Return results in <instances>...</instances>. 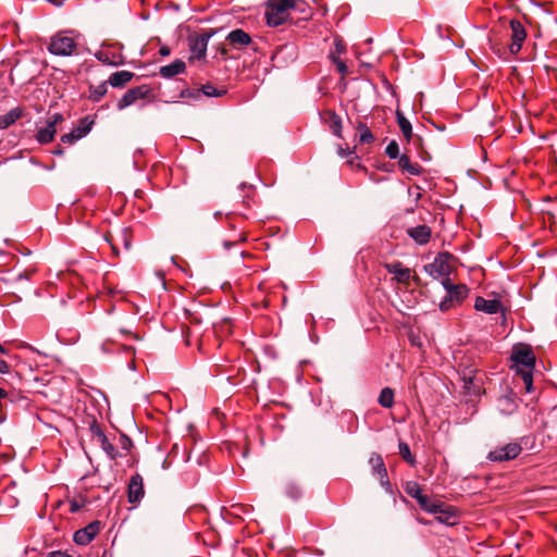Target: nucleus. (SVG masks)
<instances>
[{
	"instance_id": "f257e3e1",
	"label": "nucleus",
	"mask_w": 557,
	"mask_h": 557,
	"mask_svg": "<svg viewBox=\"0 0 557 557\" xmlns=\"http://www.w3.org/2000/svg\"><path fill=\"white\" fill-rule=\"evenodd\" d=\"M302 4V0H268L265 18L269 26H278L287 21L293 9Z\"/></svg>"
},
{
	"instance_id": "f03ea898",
	"label": "nucleus",
	"mask_w": 557,
	"mask_h": 557,
	"mask_svg": "<svg viewBox=\"0 0 557 557\" xmlns=\"http://www.w3.org/2000/svg\"><path fill=\"white\" fill-rule=\"evenodd\" d=\"M23 367L20 356L2 346V385L9 383L15 387L21 381Z\"/></svg>"
},
{
	"instance_id": "7ed1b4c3",
	"label": "nucleus",
	"mask_w": 557,
	"mask_h": 557,
	"mask_svg": "<svg viewBox=\"0 0 557 557\" xmlns=\"http://www.w3.org/2000/svg\"><path fill=\"white\" fill-rule=\"evenodd\" d=\"M76 41L66 35V32H59L50 38L48 50L51 54L69 57L76 50Z\"/></svg>"
},
{
	"instance_id": "20e7f679",
	"label": "nucleus",
	"mask_w": 557,
	"mask_h": 557,
	"mask_svg": "<svg viewBox=\"0 0 557 557\" xmlns=\"http://www.w3.org/2000/svg\"><path fill=\"white\" fill-rule=\"evenodd\" d=\"M64 117L61 113H54L47 121L46 125L39 127L36 133V139L40 144H49L53 140L57 134V125L63 122Z\"/></svg>"
},
{
	"instance_id": "39448f33",
	"label": "nucleus",
	"mask_w": 557,
	"mask_h": 557,
	"mask_svg": "<svg viewBox=\"0 0 557 557\" xmlns=\"http://www.w3.org/2000/svg\"><path fill=\"white\" fill-rule=\"evenodd\" d=\"M520 453L521 446L518 443H508L491 450L487 458L491 461L502 462L515 459Z\"/></svg>"
},
{
	"instance_id": "423d86ee",
	"label": "nucleus",
	"mask_w": 557,
	"mask_h": 557,
	"mask_svg": "<svg viewBox=\"0 0 557 557\" xmlns=\"http://www.w3.org/2000/svg\"><path fill=\"white\" fill-rule=\"evenodd\" d=\"M419 506L426 512L445 515V518L438 517L440 521L451 523L450 519H455L456 516L450 510H446L443 504L432 503L425 495H421L417 499Z\"/></svg>"
},
{
	"instance_id": "0eeeda50",
	"label": "nucleus",
	"mask_w": 557,
	"mask_h": 557,
	"mask_svg": "<svg viewBox=\"0 0 557 557\" xmlns=\"http://www.w3.org/2000/svg\"><path fill=\"white\" fill-rule=\"evenodd\" d=\"M212 36L213 32H206L189 38L191 58L200 60L206 57L208 42Z\"/></svg>"
},
{
	"instance_id": "6e6552de",
	"label": "nucleus",
	"mask_w": 557,
	"mask_h": 557,
	"mask_svg": "<svg viewBox=\"0 0 557 557\" xmlns=\"http://www.w3.org/2000/svg\"><path fill=\"white\" fill-rule=\"evenodd\" d=\"M511 28V44L509 46L510 53L517 54L522 47V44L527 37V32L523 25L516 20L510 21Z\"/></svg>"
},
{
	"instance_id": "1a4fd4ad",
	"label": "nucleus",
	"mask_w": 557,
	"mask_h": 557,
	"mask_svg": "<svg viewBox=\"0 0 557 557\" xmlns=\"http://www.w3.org/2000/svg\"><path fill=\"white\" fill-rule=\"evenodd\" d=\"M148 94V89L146 86H138L128 89L122 98L117 101L116 108L122 111L125 108L134 104L137 100L144 99Z\"/></svg>"
},
{
	"instance_id": "9d476101",
	"label": "nucleus",
	"mask_w": 557,
	"mask_h": 557,
	"mask_svg": "<svg viewBox=\"0 0 557 557\" xmlns=\"http://www.w3.org/2000/svg\"><path fill=\"white\" fill-rule=\"evenodd\" d=\"M100 530V522L92 521L83 529L77 530L74 533L73 540L77 545L89 544Z\"/></svg>"
},
{
	"instance_id": "9b49d317",
	"label": "nucleus",
	"mask_w": 557,
	"mask_h": 557,
	"mask_svg": "<svg viewBox=\"0 0 557 557\" xmlns=\"http://www.w3.org/2000/svg\"><path fill=\"white\" fill-rule=\"evenodd\" d=\"M145 496L144 481L140 474L132 475L127 486V497L131 504L139 503Z\"/></svg>"
},
{
	"instance_id": "f8f14e48",
	"label": "nucleus",
	"mask_w": 557,
	"mask_h": 557,
	"mask_svg": "<svg viewBox=\"0 0 557 557\" xmlns=\"http://www.w3.org/2000/svg\"><path fill=\"white\" fill-rule=\"evenodd\" d=\"M92 123V121H87V119L83 120L81 124L72 132L62 135L61 141L64 144H74L75 141L82 139L91 131Z\"/></svg>"
},
{
	"instance_id": "ddd939ff",
	"label": "nucleus",
	"mask_w": 557,
	"mask_h": 557,
	"mask_svg": "<svg viewBox=\"0 0 557 557\" xmlns=\"http://www.w3.org/2000/svg\"><path fill=\"white\" fill-rule=\"evenodd\" d=\"M511 359L516 366H522L527 368V370H532L535 364V356L529 347L515 350Z\"/></svg>"
},
{
	"instance_id": "4468645a",
	"label": "nucleus",
	"mask_w": 557,
	"mask_h": 557,
	"mask_svg": "<svg viewBox=\"0 0 557 557\" xmlns=\"http://www.w3.org/2000/svg\"><path fill=\"white\" fill-rule=\"evenodd\" d=\"M370 463L372 466L373 472L380 476L381 485L386 490H391V484L387 479V471L384 465V461L379 454H372L370 457Z\"/></svg>"
},
{
	"instance_id": "2eb2a0df",
	"label": "nucleus",
	"mask_w": 557,
	"mask_h": 557,
	"mask_svg": "<svg viewBox=\"0 0 557 557\" xmlns=\"http://www.w3.org/2000/svg\"><path fill=\"white\" fill-rule=\"evenodd\" d=\"M474 308L476 311H482L487 314H495L498 312H504L503 305L497 299H485L483 297H476L474 301Z\"/></svg>"
},
{
	"instance_id": "dca6fc26",
	"label": "nucleus",
	"mask_w": 557,
	"mask_h": 557,
	"mask_svg": "<svg viewBox=\"0 0 557 557\" xmlns=\"http://www.w3.org/2000/svg\"><path fill=\"white\" fill-rule=\"evenodd\" d=\"M384 268L385 270L389 273V274H393L394 275V278L398 282V283H408L410 277H411V271L409 268H406L403 265L401 262L399 261H395V262H391V263H385L384 264Z\"/></svg>"
},
{
	"instance_id": "f3484780",
	"label": "nucleus",
	"mask_w": 557,
	"mask_h": 557,
	"mask_svg": "<svg viewBox=\"0 0 557 557\" xmlns=\"http://www.w3.org/2000/svg\"><path fill=\"white\" fill-rule=\"evenodd\" d=\"M446 256L441 255L432 263L425 265L426 272L434 277L447 276L449 274V265L445 260Z\"/></svg>"
},
{
	"instance_id": "a211bd4d",
	"label": "nucleus",
	"mask_w": 557,
	"mask_h": 557,
	"mask_svg": "<svg viewBox=\"0 0 557 557\" xmlns=\"http://www.w3.org/2000/svg\"><path fill=\"white\" fill-rule=\"evenodd\" d=\"M431 228L425 225H417L407 230L408 236L413 239L418 245H425L431 238Z\"/></svg>"
},
{
	"instance_id": "6ab92c4d",
	"label": "nucleus",
	"mask_w": 557,
	"mask_h": 557,
	"mask_svg": "<svg viewBox=\"0 0 557 557\" xmlns=\"http://www.w3.org/2000/svg\"><path fill=\"white\" fill-rule=\"evenodd\" d=\"M518 408L517 397L512 394H506L497 399V409L502 414L510 416Z\"/></svg>"
},
{
	"instance_id": "aec40b11",
	"label": "nucleus",
	"mask_w": 557,
	"mask_h": 557,
	"mask_svg": "<svg viewBox=\"0 0 557 557\" xmlns=\"http://www.w3.org/2000/svg\"><path fill=\"white\" fill-rule=\"evenodd\" d=\"M443 286L446 289L447 295L450 297V299L457 302H460L462 299H465L469 292L466 285H455L450 282L449 278L443 281Z\"/></svg>"
},
{
	"instance_id": "412c9836",
	"label": "nucleus",
	"mask_w": 557,
	"mask_h": 557,
	"mask_svg": "<svg viewBox=\"0 0 557 557\" xmlns=\"http://www.w3.org/2000/svg\"><path fill=\"white\" fill-rule=\"evenodd\" d=\"M226 39L234 48L237 49L248 46L251 42V37L249 36V34H247L240 28L234 29L231 33H228Z\"/></svg>"
},
{
	"instance_id": "4be33fe9",
	"label": "nucleus",
	"mask_w": 557,
	"mask_h": 557,
	"mask_svg": "<svg viewBox=\"0 0 557 557\" xmlns=\"http://www.w3.org/2000/svg\"><path fill=\"white\" fill-rule=\"evenodd\" d=\"M185 70V62L183 60L176 59L171 64L161 66L159 73L163 78H172L175 75L184 73Z\"/></svg>"
},
{
	"instance_id": "5701e85b",
	"label": "nucleus",
	"mask_w": 557,
	"mask_h": 557,
	"mask_svg": "<svg viewBox=\"0 0 557 557\" xmlns=\"http://www.w3.org/2000/svg\"><path fill=\"white\" fill-rule=\"evenodd\" d=\"M134 74L129 71H117L111 74V76L108 79V83L113 88H121L125 86L132 78Z\"/></svg>"
},
{
	"instance_id": "b1692460",
	"label": "nucleus",
	"mask_w": 557,
	"mask_h": 557,
	"mask_svg": "<svg viewBox=\"0 0 557 557\" xmlns=\"http://www.w3.org/2000/svg\"><path fill=\"white\" fill-rule=\"evenodd\" d=\"M398 164L401 170L408 172L411 175H420L422 168L418 163H412L408 156L401 154L398 160Z\"/></svg>"
},
{
	"instance_id": "393cba45",
	"label": "nucleus",
	"mask_w": 557,
	"mask_h": 557,
	"mask_svg": "<svg viewBox=\"0 0 557 557\" xmlns=\"http://www.w3.org/2000/svg\"><path fill=\"white\" fill-rule=\"evenodd\" d=\"M396 119H397V123H398V126L403 133V135L405 136V138L407 140H409L411 138V135H412V126H411V123L409 122V120L404 115L403 112H400L399 110L396 111Z\"/></svg>"
},
{
	"instance_id": "a878e982",
	"label": "nucleus",
	"mask_w": 557,
	"mask_h": 557,
	"mask_svg": "<svg viewBox=\"0 0 557 557\" xmlns=\"http://www.w3.org/2000/svg\"><path fill=\"white\" fill-rule=\"evenodd\" d=\"M377 403L384 408H392L394 405V391L389 387H384L379 395Z\"/></svg>"
},
{
	"instance_id": "bb28decb",
	"label": "nucleus",
	"mask_w": 557,
	"mask_h": 557,
	"mask_svg": "<svg viewBox=\"0 0 557 557\" xmlns=\"http://www.w3.org/2000/svg\"><path fill=\"white\" fill-rule=\"evenodd\" d=\"M108 87L107 83H101L97 86L89 87V99L94 102H98L101 98L107 94Z\"/></svg>"
},
{
	"instance_id": "cd10ccee",
	"label": "nucleus",
	"mask_w": 557,
	"mask_h": 557,
	"mask_svg": "<svg viewBox=\"0 0 557 557\" xmlns=\"http://www.w3.org/2000/svg\"><path fill=\"white\" fill-rule=\"evenodd\" d=\"M102 450L106 453V455L111 459V460H115L120 454L117 451V449L115 448V446L113 444L110 443V441L108 440L107 435L103 436L100 441H98Z\"/></svg>"
},
{
	"instance_id": "c85d7f7f",
	"label": "nucleus",
	"mask_w": 557,
	"mask_h": 557,
	"mask_svg": "<svg viewBox=\"0 0 557 557\" xmlns=\"http://www.w3.org/2000/svg\"><path fill=\"white\" fill-rule=\"evenodd\" d=\"M285 494L289 498L297 500L302 496V488L298 483L289 481L285 486Z\"/></svg>"
},
{
	"instance_id": "c756f323",
	"label": "nucleus",
	"mask_w": 557,
	"mask_h": 557,
	"mask_svg": "<svg viewBox=\"0 0 557 557\" xmlns=\"http://www.w3.org/2000/svg\"><path fill=\"white\" fill-rule=\"evenodd\" d=\"M22 113L23 111L21 108H14L10 110L7 114L2 115V128L13 124L16 120H18L22 116Z\"/></svg>"
},
{
	"instance_id": "7c9ffc66",
	"label": "nucleus",
	"mask_w": 557,
	"mask_h": 557,
	"mask_svg": "<svg viewBox=\"0 0 557 557\" xmlns=\"http://www.w3.org/2000/svg\"><path fill=\"white\" fill-rule=\"evenodd\" d=\"M398 448L401 458L409 465L413 466L416 463V459L410 451L409 445L407 443L400 442Z\"/></svg>"
},
{
	"instance_id": "2f4dec72",
	"label": "nucleus",
	"mask_w": 557,
	"mask_h": 557,
	"mask_svg": "<svg viewBox=\"0 0 557 557\" xmlns=\"http://www.w3.org/2000/svg\"><path fill=\"white\" fill-rule=\"evenodd\" d=\"M330 128L335 136H342V120L339 115L334 112L331 114Z\"/></svg>"
},
{
	"instance_id": "473e14b6",
	"label": "nucleus",
	"mask_w": 557,
	"mask_h": 557,
	"mask_svg": "<svg viewBox=\"0 0 557 557\" xmlns=\"http://www.w3.org/2000/svg\"><path fill=\"white\" fill-rule=\"evenodd\" d=\"M406 493L414 499H418L422 495V490L417 482L410 481L406 483Z\"/></svg>"
},
{
	"instance_id": "72a5a7b5",
	"label": "nucleus",
	"mask_w": 557,
	"mask_h": 557,
	"mask_svg": "<svg viewBox=\"0 0 557 557\" xmlns=\"http://www.w3.org/2000/svg\"><path fill=\"white\" fill-rule=\"evenodd\" d=\"M201 91L205 96L207 97H221L223 96L224 94H226V90L225 89H216L213 85L211 84H206L201 87Z\"/></svg>"
},
{
	"instance_id": "f704fd0d",
	"label": "nucleus",
	"mask_w": 557,
	"mask_h": 557,
	"mask_svg": "<svg viewBox=\"0 0 557 557\" xmlns=\"http://www.w3.org/2000/svg\"><path fill=\"white\" fill-rule=\"evenodd\" d=\"M360 137L359 140L361 144H370L374 140V136L371 131L363 124L359 125Z\"/></svg>"
},
{
	"instance_id": "c9c22d12",
	"label": "nucleus",
	"mask_w": 557,
	"mask_h": 557,
	"mask_svg": "<svg viewBox=\"0 0 557 557\" xmlns=\"http://www.w3.org/2000/svg\"><path fill=\"white\" fill-rule=\"evenodd\" d=\"M385 153L389 159H399V147L395 140H392L385 148Z\"/></svg>"
},
{
	"instance_id": "e433bc0d",
	"label": "nucleus",
	"mask_w": 557,
	"mask_h": 557,
	"mask_svg": "<svg viewBox=\"0 0 557 557\" xmlns=\"http://www.w3.org/2000/svg\"><path fill=\"white\" fill-rule=\"evenodd\" d=\"M520 373H521V376H522V381H523V383L525 385L527 392L531 393L532 388H533L532 370L520 371Z\"/></svg>"
},
{
	"instance_id": "4c0bfd02",
	"label": "nucleus",
	"mask_w": 557,
	"mask_h": 557,
	"mask_svg": "<svg viewBox=\"0 0 557 557\" xmlns=\"http://www.w3.org/2000/svg\"><path fill=\"white\" fill-rule=\"evenodd\" d=\"M520 373H521V376H522V381H523V383L525 385L527 392L531 393L532 388H533L532 370L520 371Z\"/></svg>"
},
{
	"instance_id": "58836bf2",
	"label": "nucleus",
	"mask_w": 557,
	"mask_h": 557,
	"mask_svg": "<svg viewBox=\"0 0 557 557\" xmlns=\"http://www.w3.org/2000/svg\"><path fill=\"white\" fill-rule=\"evenodd\" d=\"M89 432L91 433L92 437L97 438V441H100L103 436H106L100 425L95 420L89 425Z\"/></svg>"
},
{
	"instance_id": "ea45409f",
	"label": "nucleus",
	"mask_w": 557,
	"mask_h": 557,
	"mask_svg": "<svg viewBox=\"0 0 557 557\" xmlns=\"http://www.w3.org/2000/svg\"><path fill=\"white\" fill-rule=\"evenodd\" d=\"M95 57L98 61L102 62L103 64L113 65V66L117 65V62L112 61L107 51H98V52H96Z\"/></svg>"
},
{
	"instance_id": "a19ab883",
	"label": "nucleus",
	"mask_w": 557,
	"mask_h": 557,
	"mask_svg": "<svg viewBox=\"0 0 557 557\" xmlns=\"http://www.w3.org/2000/svg\"><path fill=\"white\" fill-rule=\"evenodd\" d=\"M120 445H121L122 449L127 451L133 446V443H132V440L128 436L122 434L120 436Z\"/></svg>"
},
{
	"instance_id": "79ce46f5",
	"label": "nucleus",
	"mask_w": 557,
	"mask_h": 557,
	"mask_svg": "<svg viewBox=\"0 0 557 557\" xmlns=\"http://www.w3.org/2000/svg\"><path fill=\"white\" fill-rule=\"evenodd\" d=\"M333 62L335 63L336 69H337V71H338L341 74H343V75H344V74H346V73H347L348 69H347V65L345 64V62H344V61H342V60H341V59H338V58L333 57Z\"/></svg>"
},
{
	"instance_id": "37998d69",
	"label": "nucleus",
	"mask_w": 557,
	"mask_h": 557,
	"mask_svg": "<svg viewBox=\"0 0 557 557\" xmlns=\"http://www.w3.org/2000/svg\"><path fill=\"white\" fill-rule=\"evenodd\" d=\"M454 300L447 295L444 300L440 304V309L442 311L448 310L453 306Z\"/></svg>"
},
{
	"instance_id": "c03bdc74",
	"label": "nucleus",
	"mask_w": 557,
	"mask_h": 557,
	"mask_svg": "<svg viewBox=\"0 0 557 557\" xmlns=\"http://www.w3.org/2000/svg\"><path fill=\"white\" fill-rule=\"evenodd\" d=\"M47 557H72V556L69 555L67 553L57 550V552H51Z\"/></svg>"
},
{
	"instance_id": "a18cd8bd",
	"label": "nucleus",
	"mask_w": 557,
	"mask_h": 557,
	"mask_svg": "<svg viewBox=\"0 0 557 557\" xmlns=\"http://www.w3.org/2000/svg\"><path fill=\"white\" fill-rule=\"evenodd\" d=\"M17 504H18V499H17V497H15V496H10V500H9V505H8V506H9L10 508H14V507H16V506H17Z\"/></svg>"
},
{
	"instance_id": "49530a36",
	"label": "nucleus",
	"mask_w": 557,
	"mask_h": 557,
	"mask_svg": "<svg viewBox=\"0 0 557 557\" xmlns=\"http://www.w3.org/2000/svg\"><path fill=\"white\" fill-rule=\"evenodd\" d=\"M159 52L162 57H168L171 53V50L169 47L162 46Z\"/></svg>"
},
{
	"instance_id": "de8ad7c7",
	"label": "nucleus",
	"mask_w": 557,
	"mask_h": 557,
	"mask_svg": "<svg viewBox=\"0 0 557 557\" xmlns=\"http://www.w3.org/2000/svg\"><path fill=\"white\" fill-rule=\"evenodd\" d=\"M305 7H306V3L302 1V4H299L298 8H295L293 9V11H298V12H305Z\"/></svg>"
},
{
	"instance_id": "09e8293b",
	"label": "nucleus",
	"mask_w": 557,
	"mask_h": 557,
	"mask_svg": "<svg viewBox=\"0 0 557 557\" xmlns=\"http://www.w3.org/2000/svg\"><path fill=\"white\" fill-rule=\"evenodd\" d=\"M1 256H2V267H3V265H4V263H5V262H4V259L9 258V257H10V255H7V253L2 250ZM3 272H4V270L2 269V273H3Z\"/></svg>"
},
{
	"instance_id": "8fccbe9b",
	"label": "nucleus",
	"mask_w": 557,
	"mask_h": 557,
	"mask_svg": "<svg viewBox=\"0 0 557 557\" xmlns=\"http://www.w3.org/2000/svg\"><path fill=\"white\" fill-rule=\"evenodd\" d=\"M191 94H193V92H191L189 89H185V90H183V91L181 92V96H182V97H187V96H191Z\"/></svg>"
},
{
	"instance_id": "3c124183",
	"label": "nucleus",
	"mask_w": 557,
	"mask_h": 557,
	"mask_svg": "<svg viewBox=\"0 0 557 557\" xmlns=\"http://www.w3.org/2000/svg\"><path fill=\"white\" fill-rule=\"evenodd\" d=\"M233 245H234V243H232V242H224L225 249H230Z\"/></svg>"
},
{
	"instance_id": "603ef678",
	"label": "nucleus",
	"mask_w": 557,
	"mask_h": 557,
	"mask_svg": "<svg viewBox=\"0 0 557 557\" xmlns=\"http://www.w3.org/2000/svg\"><path fill=\"white\" fill-rule=\"evenodd\" d=\"M124 245L126 249H128L131 246L129 242L126 238H124Z\"/></svg>"
},
{
	"instance_id": "864d4df0",
	"label": "nucleus",
	"mask_w": 557,
	"mask_h": 557,
	"mask_svg": "<svg viewBox=\"0 0 557 557\" xmlns=\"http://www.w3.org/2000/svg\"><path fill=\"white\" fill-rule=\"evenodd\" d=\"M106 239L110 243V245H111V247H112L113 251H114L115 253H117V251H116V248H115L114 244H112V243H111V240H109L108 238H106Z\"/></svg>"
},
{
	"instance_id": "5fc2aeb1",
	"label": "nucleus",
	"mask_w": 557,
	"mask_h": 557,
	"mask_svg": "<svg viewBox=\"0 0 557 557\" xmlns=\"http://www.w3.org/2000/svg\"><path fill=\"white\" fill-rule=\"evenodd\" d=\"M1 395H2V399H4L8 396V393L5 392V389L3 387H2Z\"/></svg>"
},
{
	"instance_id": "6e6d98bb",
	"label": "nucleus",
	"mask_w": 557,
	"mask_h": 557,
	"mask_svg": "<svg viewBox=\"0 0 557 557\" xmlns=\"http://www.w3.org/2000/svg\"><path fill=\"white\" fill-rule=\"evenodd\" d=\"M240 188H249V189H252V186H247L245 183H242V184H240Z\"/></svg>"
},
{
	"instance_id": "4d7b16f0",
	"label": "nucleus",
	"mask_w": 557,
	"mask_h": 557,
	"mask_svg": "<svg viewBox=\"0 0 557 557\" xmlns=\"http://www.w3.org/2000/svg\"><path fill=\"white\" fill-rule=\"evenodd\" d=\"M7 457L9 458V456L7 455V453H2V455H1L2 461H4V459H7Z\"/></svg>"
},
{
	"instance_id": "13d9d810",
	"label": "nucleus",
	"mask_w": 557,
	"mask_h": 557,
	"mask_svg": "<svg viewBox=\"0 0 557 557\" xmlns=\"http://www.w3.org/2000/svg\"><path fill=\"white\" fill-rule=\"evenodd\" d=\"M338 152H339V154H341L342 157H344V156H345V150H344V149L339 148Z\"/></svg>"
},
{
	"instance_id": "bf43d9fd",
	"label": "nucleus",
	"mask_w": 557,
	"mask_h": 557,
	"mask_svg": "<svg viewBox=\"0 0 557 557\" xmlns=\"http://www.w3.org/2000/svg\"><path fill=\"white\" fill-rule=\"evenodd\" d=\"M17 277L21 280V278H23V277H24V274H23L22 272H20V273L17 274Z\"/></svg>"
},
{
	"instance_id": "052dcab7",
	"label": "nucleus",
	"mask_w": 557,
	"mask_h": 557,
	"mask_svg": "<svg viewBox=\"0 0 557 557\" xmlns=\"http://www.w3.org/2000/svg\"><path fill=\"white\" fill-rule=\"evenodd\" d=\"M54 153H57V154H61V153H62V150H60V149H59V150H55V151H54Z\"/></svg>"
},
{
	"instance_id": "680f3d73",
	"label": "nucleus",
	"mask_w": 557,
	"mask_h": 557,
	"mask_svg": "<svg viewBox=\"0 0 557 557\" xmlns=\"http://www.w3.org/2000/svg\"><path fill=\"white\" fill-rule=\"evenodd\" d=\"M77 509V506L76 505H73L72 507V511H75Z\"/></svg>"
}]
</instances>
